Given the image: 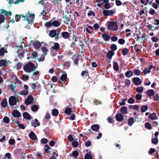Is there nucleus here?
I'll list each match as a JSON object with an SVG mask.
<instances>
[{"mask_svg":"<svg viewBox=\"0 0 159 159\" xmlns=\"http://www.w3.org/2000/svg\"><path fill=\"white\" fill-rule=\"evenodd\" d=\"M5 20V16L2 15H0V25Z\"/></svg>","mask_w":159,"mask_h":159,"instance_id":"nucleus-47","label":"nucleus"},{"mask_svg":"<svg viewBox=\"0 0 159 159\" xmlns=\"http://www.w3.org/2000/svg\"><path fill=\"white\" fill-rule=\"evenodd\" d=\"M148 95L149 97H152L154 95L155 92L153 89H149L147 91Z\"/></svg>","mask_w":159,"mask_h":159,"instance_id":"nucleus-31","label":"nucleus"},{"mask_svg":"<svg viewBox=\"0 0 159 159\" xmlns=\"http://www.w3.org/2000/svg\"><path fill=\"white\" fill-rule=\"evenodd\" d=\"M1 13L2 14H3L5 15V16H11V11H7L1 9Z\"/></svg>","mask_w":159,"mask_h":159,"instance_id":"nucleus-23","label":"nucleus"},{"mask_svg":"<svg viewBox=\"0 0 159 159\" xmlns=\"http://www.w3.org/2000/svg\"><path fill=\"white\" fill-rule=\"evenodd\" d=\"M3 120L5 123L8 124L9 123L10 119L8 117L6 116L3 118Z\"/></svg>","mask_w":159,"mask_h":159,"instance_id":"nucleus-50","label":"nucleus"},{"mask_svg":"<svg viewBox=\"0 0 159 159\" xmlns=\"http://www.w3.org/2000/svg\"><path fill=\"white\" fill-rule=\"evenodd\" d=\"M66 78L67 75L65 73V74H64L61 75V80L62 81L65 82L66 81Z\"/></svg>","mask_w":159,"mask_h":159,"instance_id":"nucleus-38","label":"nucleus"},{"mask_svg":"<svg viewBox=\"0 0 159 159\" xmlns=\"http://www.w3.org/2000/svg\"><path fill=\"white\" fill-rule=\"evenodd\" d=\"M30 42L33 44L34 47L35 48H39L41 46V43L38 41L35 42L34 41L31 40Z\"/></svg>","mask_w":159,"mask_h":159,"instance_id":"nucleus-10","label":"nucleus"},{"mask_svg":"<svg viewBox=\"0 0 159 159\" xmlns=\"http://www.w3.org/2000/svg\"><path fill=\"white\" fill-rule=\"evenodd\" d=\"M59 47V44L57 43H54L53 46L52 47V49L57 50L58 49Z\"/></svg>","mask_w":159,"mask_h":159,"instance_id":"nucleus-37","label":"nucleus"},{"mask_svg":"<svg viewBox=\"0 0 159 159\" xmlns=\"http://www.w3.org/2000/svg\"><path fill=\"white\" fill-rule=\"evenodd\" d=\"M110 48L111 50V51H115L117 49V47L116 44H112Z\"/></svg>","mask_w":159,"mask_h":159,"instance_id":"nucleus-48","label":"nucleus"},{"mask_svg":"<svg viewBox=\"0 0 159 159\" xmlns=\"http://www.w3.org/2000/svg\"><path fill=\"white\" fill-rule=\"evenodd\" d=\"M36 67L31 62H29L24 67V70L28 73H30L35 70Z\"/></svg>","mask_w":159,"mask_h":159,"instance_id":"nucleus-3","label":"nucleus"},{"mask_svg":"<svg viewBox=\"0 0 159 159\" xmlns=\"http://www.w3.org/2000/svg\"><path fill=\"white\" fill-rule=\"evenodd\" d=\"M7 102L6 98H4L1 102V105L3 107H5L7 106Z\"/></svg>","mask_w":159,"mask_h":159,"instance_id":"nucleus-32","label":"nucleus"},{"mask_svg":"<svg viewBox=\"0 0 159 159\" xmlns=\"http://www.w3.org/2000/svg\"><path fill=\"white\" fill-rule=\"evenodd\" d=\"M48 140L46 138H43L41 140V142L43 144H45L48 142Z\"/></svg>","mask_w":159,"mask_h":159,"instance_id":"nucleus-61","label":"nucleus"},{"mask_svg":"<svg viewBox=\"0 0 159 159\" xmlns=\"http://www.w3.org/2000/svg\"><path fill=\"white\" fill-rule=\"evenodd\" d=\"M90 153V152H89V153H86L84 156L85 159H92V155L89 154Z\"/></svg>","mask_w":159,"mask_h":159,"instance_id":"nucleus-40","label":"nucleus"},{"mask_svg":"<svg viewBox=\"0 0 159 159\" xmlns=\"http://www.w3.org/2000/svg\"><path fill=\"white\" fill-rule=\"evenodd\" d=\"M134 123V118L131 117L129 118L128 121V125L130 126H131Z\"/></svg>","mask_w":159,"mask_h":159,"instance_id":"nucleus-45","label":"nucleus"},{"mask_svg":"<svg viewBox=\"0 0 159 159\" xmlns=\"http://www.w3.org/2000/svg\"><path fill=\"white\" fill-rule=\"evenodd\" d=\"M142 95L140 94H137L135 96L136 99L138 100H140L141 99Z\"/></svg>","mask_w":159,"mask_h":159,"instance_id":"nucleus-55","label":"nucleus"},{"mask_svg":"<svg viewBox=\"0 0 159 159\" xmlns=\"http://www.w3.org/2000/svg\"><path fill=\"white\" fill-rule=\"evenodd\" d=\"M91 128L94 131H96L99 129V127L98 125L95 124L92 125L91 126Z\"/></svg>","mask_w":159,"mask_h":159,"instance_id":"nucleus-30","label":"nucleus"},{"mask_svg":"<svg viewBox=\"0 0 159 159\" xmlns=\"http://www.w3.org/2000/svg\"><path fill=\"white\" fill-rule=\"evenodd\" d=\"M118 42L120 44H123L125 43V41L123 39H120L119 40Z\"/></svg>","mask_w":159,"mask_h":159,"instance_id":"nucleus-62","label":"nucleus"},{"mask_svg":"<svg viewBox=\"0 0 159 159\" xmlns=\"http://www.w3.org/2000/svg\"><path fill=\"white\" fill-rule=\"evenodd\" d=\"M133 81L134 84L137 85H139L141 84L140 79L138 77H134L133 79Z\"/></svg>","mask_w":159,"mask_h":159,"instance_id":"nucleus-15","label":"nucleus"},{"mask_svg":"<svg viewBox=\"0 0 159 159\" xmlns=\"http://www.w3.org/2000/svg\"><path fill=\"white\" fill-rule=\"evenodd\" d=\"M116 119L117 120L120 122L123 120L124 117L120 113H119L116 115Z\"/></svg>","mask_w":159,"mask_h":159,"instance_id":"nucleus-17","label":"nucleus"},{"mask_svg":"<svg viewBox=\"0 0 159 159\" xmlns=\"http://www.w3.org/2000/svg\"><path fill=\"white\" fill-rule=\"evenodd\" d=\"M23 116L26 120H30L31 119L30 115L28 112H26L23 113Z\"/></svg>","mask_w":159,"mask_h":159,"instance_id":"nucleus-27","label":"nucleus"},{"mask_svg":"<svg viewBox=\"0 0 159 159\" xmlns=\"http://www.w3.org/2000/svg\"><path fill=\"white\" fill-rule=\"evenodd\" d=\"M52 114L54 116H57L58 114V111L57 109H54L52 110Z\"/></svg>","mask_w":159,"mask_h":159,"instance_id":"nucleus-46","label":"nucleus"},{"mask_svg":"<svg viewBox=\"0 0 159 159\" xmlns=\"http://www.w3.org/2000/svg\"><path fill=\"white\" fill-rule=\"evenodd\" d=\"M159 99V96L158 94H155L153 98V100L154 101H158Z\"/></svg>","mask_w":159,"mask_h":159,"instance_id":"nucleus-58","label":"nucleus"},{"mask_svg":"<svg viewBox=\"0 0 159 159\" xmlns=\"http://www.w3.org/2000/svg\"><path fill=\"white\" fill-rule=\"evenodd\" d=\"M71 110L70 108H67L65 111V113L68 115H70L71 113Z\"/></svg>","mask_w":159,"mask_h":159,"instance_id":"nucleus-43","label":"nucleus"},{"mask_svg":"<svg viewBox=\"0 0 159 159\" xmlns=\"http://www.w3.org/2000/svg\"><path fill=\"white\" fill-rule=\"evenodd\" d=\"M34 17L35 15L34 14L30 13V11H29L27 13H26L25 16H24V17L25 18L24 20H27V21L28 22V23L26 26L25 28L27 29H30V28L28 27L29 26V23L33 22Z\"/></svg>","mask_w":159,"mask_h":159,"instance_id":"nucleus-2","label":"nucleus"},{"mask_svg":"<svg viewBox=\"0 0 159 159\" xmlns=\"http://www.w3.org/2000/svg\"><path fill=\"white\" fill-rule=\"evenodd\" d=\"M129 51V50L128 49L126 48H124L122 49V52L123 55L124 56H125L128 54Z\"/></svg>","mask_w":159,"mask_h":159,"instance_id":"nucleus-41","label":"nucleus"},{"mask_svg":"<svg viewBox=\"0 0 159 159\" xmlns=\"http://www.w3.org/2000/svg\"><path fill=\"white\" fill-rule=\"evenodd\" d=\"M152 143L154 144H156L158 142V139L156 138H153L152 139Z\"/></svg>","mask_w":159,"mask_h":159,"instance_id":"nucleus-53","label":"nucleus"},{"mask_svg":"<svg viewBox=\"0 0 159 159\" xmlns=\"http://www.w3.org/2000/svg\"><path fill=\"white\" fill-rule=\"evenodd\" d=\"M28 91L27 90H24L20 92V94L22 95H26L28 94Z\"/></svg>","mask_w":159,"mask_h":159,"instance_id":"nucleus-51","label":"nucleus"},{"mask_svg":"<svg viewBox=\"0 0 159 159\" xmlns=\"http://www.w3.org/2000/svg\"><path fill=\"white\" fill-rule=\"evenodd\" d=\"M9 61L4 60H0V67H5L8 64Z\"/></svg>","mask_w":159,"mask_h":159,"instance_id":"nucleus-21","label":"nucleus"},{"mask_svg":"<svg viewBox=\"0 0 159 159\" xmlns=\"http://www.w3.org/2000/svg\"><path fill=\"white\" fill-rule=\"evenodd\" d=\"M148 107L147 106H141V111L142 112H145L148 109Z\"/></svg>","mask_w":159,"mask_h":159,"instance_id":"nucleus-39","label":"nucleus"},{"mask_svg":"<svg viewBox=\"0 0 159 159\" xmlns=\"http://www.w3.org/2000/svg\"><path fill=\"white\" fill-rule=\"evenodd\" d=\"M10 89L13 92H14L15 89L16 88V85L13 84H11L9 86Z\"/></svg>","mask_w":159,"mask_h":159,"instance_id":"nucleus-54","label":"nucleus"},{"mask_svg":"<svg viewBox=\"0 0 159 159\" xmlns=\"http://www.w3.org/2000/svg\"><path fill=\"white\" fill-rule=\"evenodd\" d=\"M39 72L38 71H34L32 74V78L34 80H36L39 79Z\"/></svg>","mask_w":159,"mask_h":159,"instance_id":"nucleus-16","label":"nucleus"},{"mask_svg":"<svg viewBox=\"0 0 159 159\" xmlns=\"http://www.w3.org/2000/svg\"><path fill=\"white\" fill-rule=\"evenodd\" d=\"M108 29L109 30L116 31L118 30V27L116 21H112L110 22L108 25Z\"/></svg>","mask_w":159,"mask_h":159,"instance_id":"nucleus-5","label":"nucleus"},{"mask_svg":"<svg viewBox=\"0 0 159 159\" xmlns=\"http://www.w3.org/2000/svg\"><path fill=\"white\" fill-rule=\"evenodd\" d=\"M70 7L67 6L66 7L65 11L62 14L63 17L65 18L68 21H69L70 20Z\"/></svg>","mask_w":159,"mask_h":159,"instance_id":"nucleus-6","label":"nucleus"},{"mask_svg":"<svg viewBox=\"0 0 159 159\" xmlns=\"http://www.w3.org/2000/svg\"><path fill=\"white\" fill-rule=\"evenodd\" d=\"M8 143L12 145L15 143V141L14 139H10L9 140Z\"/></svg>","mask_w":159,"mask_h":159,"instance_id":"nucleus-59","label":"nucleus"},{"mask_svg":"<svg viewBox=\"0 0 159 159\" xmlns=\"http://www.w3.org/2000/svg\"><path fill=\"white\" fill-rule=\"evenodd\" d=\"M105 3V4L104 5V7L106 9H109L111 7L110 4L108 2Z\"/></svg>","mask_w":159,"mask_h":159,"instance_id":"nucleus-64","label":"nucleus"},{"mask_svg":"<svg viewBox=\"0 0 159 159\" xmlns=\"http://www.w3.org/2000/svg\"><path fill=\"white\" fill-rule=\"evenodd\" d=\"M21 78L23 80L25 81L28 79V76L26 75H22Z\"/></svg>","mask_w":159,"mask_h":159,"instance_id":"nucleus-63","label":"nucleus"},{"mask_svg":"<svg viewBox=\"0 0 159 159\" xmlns=\"http://www.w3.org/2000/svg\"><path fill=\"white\" fill-rule=\"evenodd\" d=\"M7 51L5 50L4 48H2L0 49V56L3 55L5 53H7Z\"/></svg>","mask_w":159,"mask_h":159,"instance_id":"nucleus-36","label":"nucleus"},{"mask_svg":"<svg viewBox=\"0 0 159 159\" xmlns=\"http://www.w3.org/2000/svg\"><path fill=\"white\" fill-rule=\"evenodd\" d=\"M33 101V97L31 95H29L25 100V103L26 104L28 105L32 103Z\"/></svg>","mask_w":159,"mask_h":159,"instance_id":"nucleus-9","label":"nucleus"},{"mask_svg":"<svg viewBox=\"0 0 159 159\" xmlns=\"http://www.w3.org/2000/svg\"><path fill=\"white\" fill-rule=\"evenodd\" d=\"M145 126L146 129H152L151 124L148 122H147L145 123Z\"/></svg>","mask_w":159,"mask_h":159,"instance_id":"nucleus-42","label":"nucleus"},{"mask_svg":"<svg viewBox=\"0 0 159 159\" xmlns=\"http://www.w3.org/2000/svg\"><path fill=\"white\" fill-rule=\"evenodd\" d=\"M103 13L104 16H112L114 14V11L113 10H104L103 11Z\"/></svg>","mask_w":159,"mask_h":159,"instance_id":"nucleus-8","label":"nucleus"},{"mask_svg":"<svg viewBox=\"0 0 159 159\" xmlns=\"http://www.w3.org/2000/svg\"><path fill=\"white\" fill-rule=\"evenodd\" d=\"M135 102L134 99L132 98H130L128 100V102L129 104H133Z\"/></svg>","mask_w":159,"mask_h":159,"instance_id":"nucleus-57","label":"nucleus"},{"mask_svg":"<svg viewBox=\"0 0 159 159\" xmlns=\"http://www.w3.org/2000/svg\"><path fill=\"white\" fill-rule=\"evenodd\" d=\"M79 155L78 152L77 151H74L71 153L69 154V156L71 157H77Z\"/></svg>","mask_w":159,"mask_h":159,"instance_id":"nucleus-22","label":"nucleus"},{"mask_svg":"<svg viewBox=\"0 0 159 159\" xmlns=\"http://www.w3.org/2000/svg\"><path fill=\"white\" fill-rule=\"evenodd\" d=\"M39 109V107L37 105H34L31 107V110L35 112L37 111Z\"/></svg>","mask_w":159,"mask_h":159,"instance_id":"nucleus-35","label":"nucleus"},{"mask_svg":"<svg viewBox=\"0 0 159 159\" xmlns=\"http://www.w3.org/2000/svg\"><path fill=\"white\" fill-rule=\"evenodd\" d=\"M102 37L105 41H107L110 40L111 37L108 34L105 33L102 34Z\"/></svg>","mask_w":159,"mask_h":159,"instance_id":"nucleus-13","label":"nucleus"},{"mask_svg":"<svg viewBox=\"0 0 159 159\" xmlns=\"http://www.w3.org/2000/svg\"><path fill=\"white\" fill-rule=\"evenodd\" d=\"M114 55V52L112 51H108L106 54V56L109 59H111Z\"/></svg>","mask_w":159,"mask_h":159,"instance_id":"nucleus-20","label":"nucleus"},{"mask_svg":"<svg viewBox=\"0 0 159 159\" xmlns=\"http://www.w3.org/2000/svg\"><path fill=\"white\" fill-rule=\"evenodd\" d=\"M149 118L152 120H157L158 119V116L155 113L150 114L149 116Z\"/></svg>","mask_w":159,"mask_h":159,"instance_id":"nucleus-18","label":"nucleus"},{"mask_svg":"<svg viewBox=\"0 0 159 159\" xmlns=\"http://www.w3.org/2000/svg\"><path fill=\"white\" fill-rule=\"evenodd\" d=\"M96 1L97 2H101V3H107L109 2V0H96Z\"/></svg>","mask_w":159,"mask_h":159,"instance_id":"nucleus-60","label":"nucleus"},{"mask_svg":"<svg viewBox=\"0 0 159 159\" xmlns=\"http://www.w3.org/2000/svg\"><path fill=\"white\" fill-rule=\"evenodd\" d=\"M24 52H25L22 50H20L17 51V53H18V57L19 58L23 57H24Z\"/></svg>","mask_w":159,"mask_h":159,"instance_id":"nucleus-28","label":"nucleus"},{"mask_svg":"<svg viewBox=\"0 0 159 159\" xmlns=\"http://www.w3.org/2000/svg\"><path fill=\"white\" fill-rule=\"evenodd\" d=\"M134 74L137 75H139L141 73V72L139 70L136 69L134 70Z\"/></svg>","mask_w":159,"mask_h":159,"instance_id":"nucleus-49","label":"nucleus"},{"mask_svg":"<svg viewBox=\"0 0 159 159\" xmlns=\"http://www.w3.org/2000/svg\"><path fill=\"white\" fill-rule=\"evenodd\" d=\"M72 144L73 147H77L78 145V143L77 141H74L72 142Z\"/></svg>","mask_w":159,"mask_h":159,"instance_id":"nucleus-56","label":"nucleus"},{"mask_svg":"<svg viewBox=\"0 0 159 159\" xmlns=\"http://www.w3.org/2000/svg\"><path fill=\"white\" fill-rule=\"evenodd\" d=\"M29 137L33 140H35L37 139L36 135L33 132H31L29 135Z\"/></svg>","mask_w":159,"mask_h":159,"instance_id":"nucleus-24","label":"nucleus"},{"mask_svg":"<svg viewBox=\"0 0 159 159\" xmlns=\"http://www.w3.org/2000/svg\"><path fill=\"white\" fill-rule=\"evenodd\" d=\"M59 33L57 34L56 31L55 30H52L50 31L49 33V35L51 37H56V38H58Z\"/></svg>","mask_w":159,"mask_h":159,"instance_id":"nucleus-11","label":"nucleus"},{"mask_svg":"<svg viewBox=\"0 0 159 159\" xmlns=\"http://www.w3.org/2000/svg\"><path fill=\"white\" fill-rule=\"evenodd\" d=\"M41 49L43 52V54H42V55L44 56V57H45L47 54L48 50L46 48L44 47H42Z\"/></svg>","mask_w":159,"mask_h":159,"instance_id":"nucleus-29","label":"nucleus"},{"mask_svg":"<svg viewBox=\"0 0 159 159\" xmlns=\"http://www.w3.org/2000/svg\"><path fill=\"white\" fill-rule=\"evenodd\" d=\"M62 37L65 39H68L69 37V34L67 32H63L61 33Z\"/></svg>","mask_w":159,"mask_h":159,"instance_id":"nucleus-26","label":"nucleus"},{"mask_svg":"<svg viewBox=\"0 0 159 159\" xmlns=\"http://www.w3.org/2000/svg\"><path fill=\"white\" fill-rule=\"evenodd\" d=\"M19 102L18 98L13 96L10 97L9 99V103L11 106L16 105V102Z\"/></svg>","mask_w":159,"mask_h":159,"instance_id":"nucleus-7","label":"nucleus"},{"mask_svg":"<svg viewBox=\"0 0 159 159\" xmlns=\"http://www.w3.org/2000/svg\"><path fill=\"white\" fill-rule=\"evenodd\" d=\"M83 0H76V4L79 7H81L82 4Z\"/></svg>","mask_w":159,"mask_h":159,"instance_id":"nucleus-44","label":"nucleus"},{"mask_svg":"<svg viewBox=\"0 0 159 159\" xmlns=\"http://www.w3.org/2000/svg\"><path fill=\"white\" fill-rule=\"evenodd\" d=\"M113 68L115 70L117 71L118 70L119 67L118 64L117 62H114L113 63Z\"/></svg>","mask_w":159,"mask_h":159,"instance_id":"nucleus-34","label":"nucleus"},{"mask_svg":"<svg viewBox=\"0 0 159 159\" xmlns=\"http://www.w3.org/2000/svg\"><path fill=\"white\" fill-rule=\"evenodd\" d=\"M120 111L122 114H126L127 112V109L125 107H122L120 108Z\"/></svg>","mask_w":159,"mask_h":159,"instance_id":"nucleus-33","label":"nucleus"},{"mask_svg":"<svg viewBox=\"0 0 159 159\" xmlns=\"http://www.w3.org/2000/svg\"><path fill=\"white\" fill-rule=\"evenodd\" d=\"M12 114L13 116L11 117L13 123L18 124L20 123L19 118L21 116L20 113L17 110H15L13 111L12 113Z\"/></svg>","mask_w":159,"mask_h":159,"instance_id":"nucleus-1","label":"nucleus"},{"mask_svg":"<svg viewBox=\"0 0 159 159\" xmlns=\"http://www.w3.org/2000/svg\"><path fill=\"white\" fill-rule=\"evenodd\" d=\"M45 26L47 27H50L52 26L55 27H59L61 25V23L57 20L53 21H48L45 24Z\"/></svg>","mask_w":159,"mask_h":159,"instance_id":"nucleus-4","label":"nucleus"},{"mask_svg":"<svg viewBox=\"0 0 159 159\" xmlns=\"http://www.w3.org/2000/svg\"><path fill=\"white\" fill-rule=\"evenodd\" d=\"M31 125L32 126L35 128L37 126H39L40 125V123L38 122V120L35 119L34 120H33L31 123Z\"/></svg>","mask_w":159,"mask_h":159,"instance_id":"nucleus-12","label":"nucleus"},{"mask_svg":"<svg viewBox=\"0 0 159 159\" xmlns=\"http://www.w3.org/2000/svg\"><path fill=\"white\" fill-rule=\"evenodd\" d=\"M152 68H154V69H155V67L154 66L152 65H151L148 68H147L144 69L143 70V72L145 74L149 73H150L151 71V70Z\"/></svg>","mask_w":159,"mask_h":159,"instance_id":"nucleus-14","label":"nucleus"},{"mask_svg":"<svg viewBox=\"0 0 159 159\" xmlns=\"http://www.w3.org/2000/svg\"><path fill=\"white\" fill-rule=\"evenodd\" d=\"M125 75L127 78H130L133 76V73L131 70H128L125 73Z\"/></svg>","mask_w":159,"mask_h":159,"instance_id":"nucleus-25","label":"nucleus"},{"mask_svg":"<svg viewBox=\"0 0 159 159\" xmlns=\"http://www.w3.org/2000/svg\"><path fill=\"white\" fill-rule=\"evenodd\" d=\"M143 87H138L136 89V90L139 93H141L143 91Z\"/></svg>","mask_w":159,"mask_h":159,"instance_id":"nucleus-52","label":"nucleus"},{"mask_svg":"<svg viewBox=\"0 0 159 159\" xmlns=\"http://www.w3.org/2000/svg\"><path fill=\"white\" fill-rule=\"evenodd\" d=\"M11 77L12 78V80H13V81H15L14 82L15 84L16 83H20V81L17 79V77L14 74H11Z\"/></svg>","mask_w":159,"mask_h":159,"instance_id":"nucleus-19","label":"nucleus"}]
</instances>
